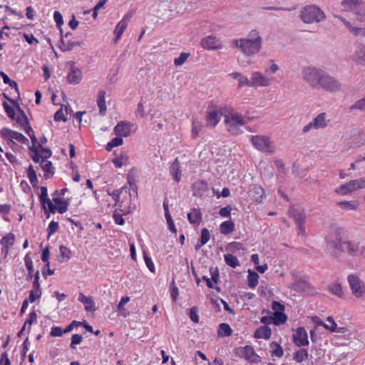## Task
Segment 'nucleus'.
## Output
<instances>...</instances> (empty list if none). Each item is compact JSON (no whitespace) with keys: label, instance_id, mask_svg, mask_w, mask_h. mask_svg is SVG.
Segmentation results:
<instances>
[{"label":"nucleus","instance_id":"obj_1","mask_svg":"<svg viewBox=\"0 0 365 365\" xmlns=\"http://www.w3.org/2000/svg\"><path fill=\"white\" fill-rule=\"evenodd\" d=\"M340 9L342 12L353 13L356 17L355 21L351 23L334 12L332 13L334 17L338 19L353 36L365 37L364 0H341Z\"/></svg>","mask_w":365,"mask_h":365},{"label":"nucleus","instance_id":"obj_2","mask_svg":"<svg viewBox=\"0 0 365 365\" xmlns=\"http://www.w3.org/2000/svg\"><path fill=\"white\" fill-rule=\"evenodd\" d=\"M302 78L313 89H322L329 93H336L341 89L340 81L319 67H304L302 71Z\"/></svg>","mask_w":365,"mask_h":365},{"label":"nucleus","instance_id":"obj_3","mask_svg":"<svg viewBox=\"0 0 365 365\" xmlns=\"http://www.w3.org/2000/svg\"><path fill=\"white\" fill-rule=\"evenodd\" d=\"M327 249L335 257L346 252L351 257H360L365 255V245L360 240L342 239L336 233H329L326 237Z\"/></svg>","mask_w":365,"mask_h":365},{"label":"nucleus","instance_id":"obj_4","mask_svg":"<svg viewBox=\"0 0 365 365\" xmlns=\"http://www.w3.org/2000/svg\"><path fill=\"white\" fill-rule=\"evenodd\" d=\"M263 38L260 31L254 29L250 30L246 37L233 41L235 47L239 48L241 52L247 56L257 54L262 48Z\"/></svg>","mask_w":365,"mask_h":365},{"label":"nucleus","instance_id":"obj_5","mask_svg":"<svg viewBox=\"0 0 365 365\" xmlns=\"http://www.w3.org/2000/svg\"><path fill=\"white\" fill-rule=\"evenodd\" d=\"M225 124L230 134L237 135L243 133L242 127L246 124V120L242 114L230 108V111L225 115Z\"/></svg>","mask_w":365,"mask_h":365},{"label":"nucleus","instance_id":"obj_6","mask_svg":"<svg viewBox=\"0 0 365 365\" xmlns=\"http://www.w3.org/2000/svg\"><path fill=\"white\" fill-rule=\"evenodd\" d=\"M300 17L305 24L319 23L325 20L324 12L315 5L304 7L300 13Z\"/></svg>","mask_w":365,"mask_h":365},{"label":"nucleus","instance_id":"obj_7","mask_svg":"<svg viewBox=\"0 0 365 365\" xmlns=\"http://www.w3.org/2000/svg\"><path fill=\"white\" fill-rule=\"evenodd\" d=\"M251 145L258 151L274 153L276 150L274 142L270 137L264 135H252L250 138Z\"/></svg>","mask_w":365,"mask_h":365},{"label":"nucleus","instance_id":"obj_8","mask_svg":"<svg viewBox=\"0 0 365 365\" xmlns=\"http://www.w3.org/2000/svg\"><path fill=\"white\" fill-rule=\"evenodd\" d=\"M347 281L351 293L355 299H361L365 296V282L357 274H349Z\"/></svg>","mask_w":365,"mask_h":365},{"label":"nucleus","instance_id":"obj_9","mask_svg":"<svg viewBox=\"0 0 365 365\" xmlns=\"http://www.w3.org/2000/svg\"><path fill=\"white\" fill-rule=\"evenodd\" d=\"M251 88H264L271 86L274 78L259 71H253L250 73Z\"/></svg>","mask_w":365,"mask_h":365},{"label":"nucleus","instance_id":"obj_10","mask_svg":"<svg viewBox=\"0 0 365 365\" xmlns=\"http://www.w3.org/2000/svg\"><path fill=\"white\" fill-rule=\"evenodd\" d=\"M289 215L293 217L299 227V234L303 235L305 232L304 223L305 222V212L304 208L299 205H293L289 210Z\"/></svg>","mask_w":365,"mask_h":365},{"label":"nucleus","instance_id":"obj_11","mask_svg":"<svg viewBox=\"0 0 365 365\" xmlns=\"http://www.w3.org/2000/svg\"><path fill=\"white\" fill-rule=\"evenodd\" d=\"M137 125L129 121H120L114 127V133L117 136L126 138L137 130Z\"/></svg>","mask_w":365,"mask_h":365},{"label":"nucleus","instance_id":"obj_12","mask_svg":"<svg viewBox=\"0 0 365 365\" xmlns=\"http://www.w3.org/2000/svg\"><path fill=\"white\" fill-rule=\"evenodd\" d=\"M235 354L240 358H244L245 360L252 363H259L260 361V356L255 353L253 347L250 345L237 348Z\"/></svg>","mask_w":365,"mask_h":365},{"label":"nucleus","instance_id":"obj_13","mask_svg":"<svg viewBox=\"0 0 365 365\" xmlns=\"http://www.w3.org/2000/svg\"><path fill=\"white\" fill-rule=\"evenodd\" d=\"M0 135L4 140L11 141V143L17 142L21 144H26L29 142L28 139L21 133L7 128H4L0 130Z\"/></svg>","mask_w":365,"mask_h":365},{"label":"nucleus","instance_id":"obj_14","mask_svg":"<svg viewBox=\"0 0 365 365\" xmlns=\"http://www.w3.org/2000/svg\"><path fill=\"white\" fill-rule=\"evenodd\" d=\"M61 33V39L59 43V48L63 51H69L72 50L76 46H80L81 42L78 41H75L70 38L71 36V33L68 32L65 35L63 34L62 29L60 30Z\"/></svg>","mask_w":365,"mask_h":365},{"label":"nucleus","instance_id":"obj_15","mask_svg":"<svg viewBox=\"0 0 365 365\" xmlns=\"http://www.w3.org/2000/svg\"><path fill=\"white\" fill-rule=\"evenodd\" d=\"M200 44L202 47L206 50H219L223 47V44L220 38L212 35L202 38Z\"/></svg>","mask_w":365,"mask_h":365},{"label":"nucleus","instance_id":"obj_16","mask_svg":"<svg viewBox=\"0 0 365 365\" xmlns=\"http://www.w3.org/2000/svg\"><path fill=\"white\" fill-rule=\"evenodd\" d=\"M222 115V109L217 106H210L207 111V121L209 125L215 127L220 120Z\"/></svg>","mask_w":365,"mask_h":365},{"label":"nucleus","instance_id":"obj_17","mask_svg":"<svg viewBox=\"0 0 365 365\" xmlns=\"http://www.w3.org/2000/svg\"><path fill=\"white\" fill-rule=\"evenodd\" d=\"M14 242L15 235L11 232L6 234L0 240V245L2 246L1 254L3 255L4 257L6 258L7 257L9 249L14 245Z\"/></svg>","mask_w":365,"mask_h":365},{"label":"nucleus","instance_id":"obj_18","mask_svg":"<svg viewBox=\"0 0 365 365\" xmlns=\"http://www.w3.org/2000/svg\"><path fill=\"white\" fill-rule=\"evenodd\" d=\"M30 156L35 163H39L41 160L46 159L51 155V151L49 149L41 148L39 150L29 148Z\"/></svg>","mask_w":365,"mask_h":365},{"label":"nucleus","instance_id":"obj_19","mask_svg":"<svg viewBox=\"0 0 365 365\" xmlns=\"http://www.w3.org/2000/svg\"><path fill=\"white\" fill-rule=\"evenodd\" d=\"M39 198L45 210L46 209L47 206L49 212L52 213H55L56 212V205H54L53 202L49 199L48 196L47 188L46 187H41V193Z\"/></svg>","mask_w":365,"mask_h":365},{"label":"nucleus","instance_id":"obj_20","mask_svg":"<svg viewBox=\"0 0 365 365\" xmlns=\"http://www.w3.org/2000/svg\"><path fill=\"white\" fill-rule=\"evenodd\" d=\"M130 15L126 14L123 19L118 23L116 27L114 30V34L115 35V42H118V41L121 38L123 32L128 26V22L130 19Z\"/></svg>","mask_w":365,"mask_h":365},{"label":"nucleus","instance_id":"obj_21","mask_svg":"<svg viewBox=\"0 0 365 365\" xmlns=\"http://www.w3.org/2000/svg\"><path fill=\"white\" fill-rule=\"evenodd\" d=\"M78 300L83 304L84 309L88 312H93L96 310V304L91 296H86L83 293L78 294Z\"/></svg>","mask_w":365,"mask_h":365},{"label":"nucleus","instance_id":"obj_22","mask_svg":"<svg viewBox=\"0 0 365 365\" xmlns=\"http://www.w3.org/2000/svg\"><path fill=\"white\" fill-rule=\"evenodd\" d=\"M317 325L323 326L326 329L329 330L331 332H336L344 334L347 331V328L345 327H338L335 321H317Z\"/></svg>","mask_w":365,"mask_h":365},{"label":"nucleus","instance_id":"obj_23","mask_svg":"<svg viewBox=\"0 0 365 365\" xmlns=\"http://www.w3.org/2000/svg\"><path fill=\"white\" fill-rule=\"evenodd\" d=\"M294 341L298 346L308 345V336L304 328H297L296 333L294 334Z\"/></svg>","mask_w":365,"mask_h":365},{"label":"nucleus","instance_id":"obj_24","mask_svg":"<svg viewBox=\"0 0 365 365\" xmlns=\"http://www.w3.org/2000/svg\"><path fill=\"white\" fill-rule=\"evenodd\" d=\"M248 194L250 197L257 202H261L264 199V190L257 185L250 187Z\"/></svg>","mask_w":365,"mask_h":365},{"label":"nucleus","instance_id":"obj_25","mask_svg":"<svg viewBox=\"0 0 365 365\" xmlns=\"http://www.w3.org/2000/svg\"><path fill=\"white\" fill-rule=\"evenodd\" d=\"M106 93L103 90L98 91L96 96V103L99 108V114L101 116H104L106 114L107 107L106 103Z\"/></svg>","mask_w":365,"mask_h":365},{"label":"nucleus","instance_id":"obj_26","mask_svg":"<svg viewBox=\"0 0 365 365\" xmlns=\"http://www.w3.org/2000/svg\"><path fill=\"white\" fill-rule=\"evenodd\" d=\"M274 317L269 319H287V315L284 314V307L278 302H273L272 305Z\"/></svg>","mask_w":365,"mask_h":365},{"label":"nucleus","instance_id":"obj_27","mask_svg":"<svg viewBox=\"0 0 365 365\" xmlns=\"http://www.w3.org/2000/svg\"><path fill=\"white\" fill-rule=\"evenodd\" d=\"M315 130L323 129L327 127L329 120L327 119L326 113H321L312 119Z\"/></svg>","mask_w":365,"mask_h":365},{"label":"nucleus","instance_id":"obj_28","mask_svg":"<svg viewBox=\"0 0 365 365\" xmlns=\"http://www.w3.org/2000/svg\"><path fill=\"white\" fill-rule=\"evenodd\" d=\"M67 78L70 83L78 84L82 79L81 71L77 67H72L68 73Z\"/></svg>","mask_w":365,"mask_h":365},{"label":"nucleus","instance_id":"obj_29","mask_svg":"<svg viewBox=\"0 0 365 365\" xmlns=\"http://www.w3.org/2000/svg\"><path fill=\"white\" fill-rule=\"evenodd\" d=\"M352 60L356 63L365 66V46H360L354 51L352 55Z\"/></svg>","mask_w":365,"mask_h":365},{"label":"nucleus","instance_id":"obj_30","mask_svg":"<svg viewBox=\"0 0 365 365\" xmlns=\"http://www.w3.org/2000/svg\"><path fill=\"white\" fill-rule=\"evenodd\" d=\"M112 162L116 168H122L129 163V156L126 152L120 151Z\"/></svg>","mask_w":365,"mask_h":365},{"label":"nucleus","instance_id":"obj_31","mask_svg":"<svg viewBox=\"0 0 365 365\" xmlns=\"http://www.w3.org/2000/svg\"><path fill=\"white\" fill-rule=\"evenodd\" d=\"M40 167L44 172V176L46 178H49L54 174V168L52 165V163L46 159L41 160Z\"/></svg>","mask_w":365,"mask_h":365},{"label":"nucleus","instance_id":"obj_32","mask_svg":"<svg viewBox=\"0 0 365 365\" xmlns=\"http://www.w3.org/2000/svg\"><path fill=\"white\" fill-rule=\"evenodd\" d=\"M51 201L56 207V212L63 214L67 211L68 202L63 197H56Z\"/></svg>","mask_w":365,"mask_h":365},{"label":"nucleus","instance_id":"obj_33","mask_svg":"<svg viewBox=\"0 0 365 365\" xmlns=\"http://www.w3.org/2000/svg\"><path fill=\"white\" fill-rule=\"evenodd\" d=\"M356 191L353 180L340 185L339 187L335 189L334 192L341 195H346L352 192Z\"/></svg>","mask_w":365,"mask_h":365},{"label":"nucleus","instance_id":"obj_34","mask_svg":"<svg viewBox=\"0 0 365 365\" xmlns=\"http://www.w3.org/2000/svg\"><path fill=\"white\" fill-rule=\"evenodd\" d=\"M309 287L308 283L302 279H296L295 281L289 285L291 289L297 292H306Z\"/></svg>","mask_w":365,"mask_h":365},{"label":"nucleus","instance_id":"obj_35","mask_svg":"<svg viewBox=\"0 0 365 365\" xmlns=\"http://www.w3.org/2000/svg\"><path fill=\"white\" fill-rule=\"evenodd\" d=\"M125 195L126 197L130 196L129 189L126 186L122 187L120 190L114 191L112 194L113 199L115 200L116 205L121 206V204L124 202V200H120L121 196Z\"/></svg>","mask_w":365,"mask_h":365},{"label":"nucleus","instance_id":"obj_36","mask_svg":"<svg viewBox=\"0 0 365 365\" xmlns=\"http://www.w3.org/2000/svg\"><path fill=\"white\" fill-rule=\"evenodd\" d=\"M336 205L344 211L356 210L359 205L356 200L351 201H340L336 203Z\"/></svg>","mask_w":365,"mask_h":365},{"label":"nucleus","instance_id":"obj_37","mask_svg":"<svg viewBox=\"0 0 365 365\" xmlns=\"http://www.w3.org/2000/svg\"><path fill=\"white\" fill-rule=\"evenodd\" d=\"M272 334L271 329L267 326H262L259 327L254 334L256 339H267Z\"/></svg>","mask_w":365,"mask_h":365},{"label":"nucleus","instance_id":"obj_38","mask_svg":"<svg viewBox=\"0 0 365 365\" xmlns=\"http://www.w3.org/2000/svg\"><path fill=\"white\" fill-rule=\"evenodd\" d=\"M187 218L191 224L199 225L202 220V213L200 210L194 208L187 214Z\"/></svg>","mask_w":365,"mask_h":365},{"label":"nucleus","instance_id":"obj_39","mask_svg":"<svg viewBox=\"0 0 365 365\" xmlns=\"http://www.w3.org/2000/svg\"><path fill=\"white\" fill-rule=\"evenodd\" d=\"M329 291L335 296L341 298L344 295V292L341 284L338 281L330 283L328 286Z\"/></svg>","mask_w":365,"mask_h":365},{"label":"nucleus","instance_id":"obj_40","mask_svg":"<svg viewBox=\"0 0 365 365\" xmlns=\"http://www.w3.org/2000/svg\"><path fill=\"white\" fill-rule=\"evenodd\" d=\"M210 238V232L207 228H203L201 230V236L200 240L195 245V250H200L203 245H205Z\"/></svg>","mask_w":365,"mask_h":365},{"label":"nucleus","instance_id":"obj_41","mask_svg":"<svg viewBox=\"0 0 365 365\" xmlns=\"http://www.w3.org/2000/svg\"><path fill=\"white\" fill-rule=\"evenodd\" d=\"M170 173L173 178L176 182H180L181 179V170H180V165L177 160L171 165L170 168Z\"/></svg>","mask_w":365,"mask_h":365},{"label":"nucleus","instance_id":"obj_42","mask_svg":"<svg viewBox=\"0 0 365 365\" xmlns=\"http://www.w3.org/2000/svg\"><path fill=\"white\" fill-rule=\"evenodd\" d=\"M235 224L231 220L222 222L220 225V230L222 235H228L234 231Z\"/></svg>","mask_w":365,"mask_h":365},{"label":"nucleus","instance_id":"obj_43","mask_svg":"<svg viewBox=\"0 0 365 365\" xmlns=\"http://www.w3.org/2000/svg\"><path fill=\"white\" fill-rule=\"evenodd\" d=\"M259 277V274L257 272L249 269L247 276L249 287L255 288L258 284Z\"/></svg>","mask_w":365,"mask_h":365},{"label":"nucleus","instance_id":"obj_44","mask_svg":"<svg viewBox=\"0 0 365 365\" xmlns=\"http://www.w3.org/2000/svg\"><path fill=\"white\" fill-rule=\"evenodd\" d=\"M224 259L225 263L232 268H236L237 267L240 266L238 259L231 254L224 255Z\"/></svg>","mask_w":365,"mask_h":365},{"label":"nucleus","instance_id":"obj_45","mask_svg":"<svg viewBox=\"0 0 365 365\" xmlns=\"http://www.w3.org/2000/svg\"><path fill=\"white\" fill-rule=\"evenodd\" d=\"M232 329L226 323H222L219 326L218 336L221 337L229 336L232 334Z\"/></svg>","mask_w":365,"mask_h":365},{"label":"nucleus","instance_id":"obj_46","mask_svg":"<svg viewBox=\"0 0 365 365\" xmlns=\"http://www.w3.org/2000/svg\"><path fill=\"white\" fill-rule=\"evenodd\" d=\"M308 358V351L304 349H301L296 351L294 354V359L298 362L301 363L303 361L306 360Z\"/></svg>","mask_w":365,"mask_h":365},{"label":"nucleus","instance_id":"obj_47","mask_svg":"<svg viewBox=\"0 0 365 365\" xmlns=\"http://www.w3.org/2000/svg\"><path fill=\"white\" fill-rule=\"evenodd\" d=\"M270 347L272 349V356H282L284 353L283 349L278 343L275 341L272 342L270 344Z\"/></svg>","mask_w":365,"mask_h":365},{"label":"nucleus","instance_id":"obj_48","mask_svg":"<svg viewBox=\"0 0 365 365\" xmlns=\"http://www.w3.org/2000/svg\"><path fill=\"white\" fill-rule=\"evenodd\" d=\"M123 137L117 136L113 138L108 144L106 145V150L108 151H110L113 148L120 146L123 144Z\"/></svg>","mask_w":365,"mask_h":365},{"label":"nucleus","instance_id":"obj_49","mask_svg":"<svg viewBox=\"0 0 365 365\" xmlns=\"http://www.w3.org/2000/svg\"><path fill=\"white\" fill-rule=\"evenodd\" d=\"M61 257L62 258L61 262L68 261L71 259V251L66 246L61 245L59 247Z\"/></svg>","mask_w":365,"mask_h":365},{"label":"nucleus","instance_id":"obj_50","mask_svg":"<svg viewBox=\"0 0 365 365\" xmlns=\"http://www.w3.org/2000/svg\"><path fill=\"white\" fill-rule=\"evenodd\" d=\"M190 53H185V52L181 53L178 58H175L174 59V65L176 67H179V66H182L187 60V58L190 57Z\"/></svg>","mask_w":365,"mask_h":365},{"label":"nucleus","instance_id":"obj_51","mask_svg":"<svg viewBox=\"0 0 365 365\" xmlns=\"http://www.w3.org/2000/svg\"><path fill=\"white\" fill-rule=\"evenodd\" d=\"M24 263L26 269L29 272V274H31L34 272L33 261L31 256V252H28L24 257Z\"/></svg>","mask_w":365,"mask_h":365},{"label":"nucleus","instance_id":"obj_52","mask_svg":"<svg viewBox=\"0 0 365 365\" xmlns=\"http://www.w3.org/2000/svg\"><path fill=\"white\" fill-rule=\"evenodd\" d=\"M237 81H238V84H237L238 88H242L245 86L251 87L250 77L247 78L244 74H242V76L239 78V79Z\"/></svg>","mask_w":365,"mask_h":365},{"label":"nucleus","instance_id":"obj_53","mask_svg":"<svg viewBox=\"0 0 365 365\" xmlns=\"http://www.w3.org/2000/svg\"><path fill=\"white\" fill-rule=\"evenodd\" d=\"M269 70L267 71V74H275L279 71V65L274 61L273 59L269 60Z\"/></svg>","mask_w":365,"mask_h":365},{"label":"nucleus","instance_id":"obj_54","mask_svg":"<svg viewBox=\"0 0 365 365\" xmlns=\"http://www.w3.org/2000/svg\"><path fill=\"white\" fill-rule=\"evenodd\" d=\"M227 250L230 252H237L240 250H243L244 248L242 243L237 242H232L228 244Z\"/></svg>","mask_w":365,"mask_h":365},{"label":"nucleus","instance_id":"obj_55","mask_svg":"<svg viewBox=\"0 0 365 365\" xmlns=\"http://www.w3.org/2000/svg\"><path fill=\"white\" fill-rule=\"evenodd\" d=\"M365 145V131L360 132L354 140V145L360 147Z\"/></svg>","mask_w":365,"mask_h":365},{"label":"nucleus","instance_id":"obj_56","mask_svg":"<svg viewBox=\"0 0 365 365\" xmlns=\"http://www.w3.org/2000/svg\"><path fill=\"white\" fill-rule=\"evenodd\" d=\"M58 227H59V225L57 222L51 221L49 223L48 227L47 228L48 237H50L51 235H53L58 230Z\"/></svg>","mask_w":365,"mask_h":365},{"label":"nucleus","instance_id":"obj_57","mask_svg":"<svg viewBox=\"0 0 365 365\" xmlns=\"http://www.w3.org/2000/svg\"><path fill=\"white\" fill-rule=\"evenodd\" d=\"M28 178L31 182V183H34L37 182V176L35 170L34 169L32 165H30L28 168L27 171Z\"/></svg>","mask_w":365,"mask_h":365},{"label":"nucleus","instance_id":"obj_58","mask_svg":"<svg viewBox=\"0 0 365 365\" xmlns=\"http://www.w3.org/2000/svg\"><path fill=\"white\" fill-rule=\"evenodd\" d=\"M143 258H144L145 264H146L147 267L148 268V269L151 272L154 273L155 272V264H154L152 259L150 257H148L147 255H145V253H144Z\"/></svg>","mask_w":365,"mask_h":365},{"label":"nucleus","instance_id":"obj_59","mask_svg":"<svg viewBox=\"0 0 365 365\" xmlns=\"http://www.w3.org/2000/svg\"><path fill=\"white\" fill-rule=\"evenodd\" d=\"M356 191L365 188V177L352 180Z\"/></svg>","mask_w":365,"mask_h":365},{"label":"nucleus","instance_id":"obj_60","mask_svg":"<svg viewBox=\"0 0 365 365\" xmlns=\"http://www.w3.org/2000/svg\"><path fill=\"white\" fill-rule=\"evenodd\" d=\"M218 277V275H212V278H209L206 276H203L202 277V279L204 281H205L206 282V284L208 287L210 288H213L214 287V284L217 283V277Z\"/></svg>","mask_w":365,"mask_h":365},{"label":"nucleus","instance_id":"obj_61","mask_svg":"<svg viewBox=\"0 0 365 365\" xmlns=\"http://www.w3.org/2000/svg\"><path fill=\"white\" fill-rule=\"evenodd\" d=\"M53 19L56 24L57 27H58L61 30V26L63 24V20L61 14L58 11H55L53 13Z\"/></svg>","mask_w":365,"mask_h":365},{"label":"nucleus","instance_id":"obj_62","mask_svg":"<svg viewBox=\"0 0 365 365\" xmlns=\"http://www.w3.org/2000/svg\"><path fill=\"white\" fill-rule=\"evenodd\" d=\"M83 337L80 334H73L71 338V348L75 349L76 344H79L82 341Z\"/></svg>","mask_w":365,"mask_h":365},{"label":"nucleus","instance_id":"obj_63","mask_svg":"<svg viewBox=\"0 0 365 365\" xmlns=\"http://www.w3.org/2000/svg\"><path fill=\"white\" fill-rule=\"evenodd\" d=\"M201 124L197 122H193L192 126V135L193 138H196L201 129Z\"/></svg>","mask_w":365,"mask_h":365},{"label":"nucleus","instance_id":"obj_64","mask_svg":"<svg viewBox=\"0 0 365 365\" xmlns=\"http://www.w3.org/2000/svg\"><path fill=\"white\" fill-rule=\"evenodd\" d=\"M24 37L26 42L29 44H38V40L32 34H24Z\"/></svg>","mask_w":365,"mask_h":365}]
</instances>
